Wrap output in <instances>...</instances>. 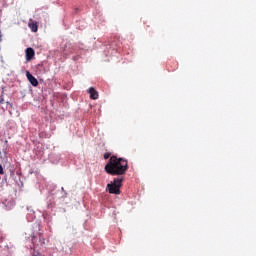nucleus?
<instances>
[{
	"label": "nucleus",
	"instance_id": "nucleus-9",
	"mask_svg": "<svg viewBox=\"0 0 256 256\" xmlns=\"http://www.w3.org/2000/svg\"><path fill=\"white\" fill-rule=\"evenodd\" d=\"M0 104H1V105H3V98H1V100H0Z\"/></svg>",
	"mask_w": 256,
	"mask_h": 256
},
{
	"label": "nucleus",
	"instance_id": "nucleus-6",
	"mask_svg": "<svg viewBox=\"0 0 256 256\" xmlns=\"http://www.w3.org/2000/svg\"><path fill=\"white\" fill-rule=\"evenodd\" d=\"M28 27L31 29V31L33 33H37V31H38L37 23H35V22L29 23Z\"/></svg>",
	"mask_w": 256,
	"mask_h": 256
},
{
	"label": "nucleus",
	"instance_id": "nucleus-4",
	"mask_svg": "<svg viewBox=\"0 0 256 256\" xmlns=\"http://www.w3.org/2000/svg\"><path fill=\"white\" fill-rule=\"evenodd\" d=\"M26 61H31L35 57V50L33 48H27L26 51Z\"/></svg>",
	"mask_w": 256,
	"mask_h": 256
},
{
	"label": "nucleus",
	"instance_id": "nucleus-8",
	"mask_svg": "<svg viewBox=\"0 0 256 256\" xmlns=\"http://www.w3.org/2000/svg\"><path fill=\"white\" fill-rule=\"evenodd\" d=\"M4 171H3V166L0 165V175H3Z\"/></svg>",
	"mask_w": 256,
	"mask_h": 256
},
{
	"label": "nucleus",
	"instance_id": "nucleus-2",
	"mask_svg": "<svg viewBox=\"0 0 256 256\" xmlns=\"http://www.w3.org/2000/svg\"><path fill=\"white\" fill-rule=\"evenodd\" d=\"M123 183V178H115L113 182L107 184V189L112 195L121 194V184Z\"/></svg>",
	"mask_w": 256,
	"mask_h": 256
},
{
	"label": "nucleus",
	"instance_id": "nucleus-7",
	"mask_svg": "<svg viewBox=\"0 0 256 256\" xmlns=\"http://www.w3.org/2000/svg\"><path fill=\"white\" fill-rule=\"evenodd\" d=\"M111 157V153H105L104 154V159H109Z\"/></svg>",
	"mask_w": 256,
	"mask_h": 256
},
{
	"label": "nucleus",
	"instance_id": "nucleus-5",
	"mask_svg": "<svg viewBox=\"0 0 256 256\" xmlns=\"http://www.w3.org/2000/svg\"><path fill=\"white\" fill-rule=\"evenodd\" d=\"M88 93L90 95V99H93V100L99 99V92H97V90H95V88L90 87L88 89Z\"/></svg>",
	"mask_w": 256,
	"mask_h": 256
},
{
	"label": "nucleus",
	"instance_id": "nucleus-1",
	"mask_svg": "<svg viewBox=\"0 0 256 256\" xmlns=\"http://www.w3.org/2000/svg\"><path fill=\"white\" fill-rule=\"evenodd\" d=\"M104 169L108 175H125L129 169V164L124 158H118L113 155L110 157Z\"/></svg>",
	"mask_w": 256,
	"mask_h": 256
},
{
	"label": "nucleus",
	"instance_id": "nucleus-3",
	"mask_svg": "<svg viewBox=\"0 0 256 256\" xmlns=\"http://www.w3.org/2000/svg\"><path fill=\"white\" fill-rule=\"evenodd\" d=\"M26 77L33 87H37V85H39V81H37V78H35L30 71L26 72Z\"/></svg>",
	"mask_w": 256,
	"mask_h": 256
}]
</instances>
